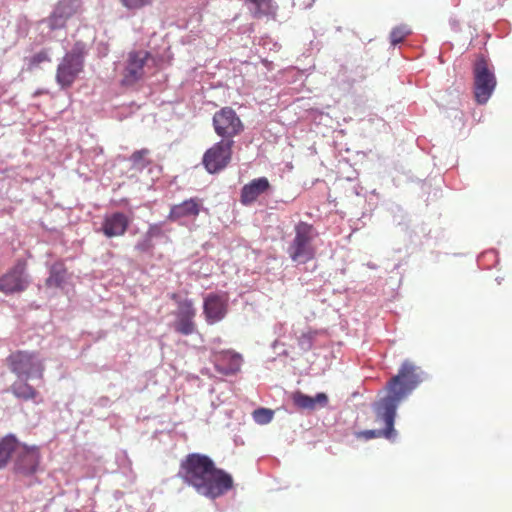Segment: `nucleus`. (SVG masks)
<instances>
[{
  "label": "nucleus",
  "instance_id": "nucleus-8",
  "mask_svg": "<svg viewBox=\"0 0 512 512\" xmlns=\"http://www.w3.org/2000/svg\"><path fill=\"white\" fill-rule=\"evenodd\" d=\"M212 124L216 134L223 139H233L244 129L239 116L230 106L218 110L212 118Z\"/></svg>",
  "mask_w": 512,
  "mask_h": 512
},
{
  "label": "nucleus",
  "instance_id": "nucleus-19",
  "mask_svg": "<svg viewBox=\"0 0 512 512\" xmlns=\"http://www.w3.org/2000/svg\"><path fill=\"white\" fill-rule=\"evenodd\" d=\"M18 445L19 441L14 434H8L0 439V469L7 466Z\"/></svg>",
  "mask_w": 512,
  "mask_h": 512
},
{
  "label": "nucleus",
  "instance_id": "nucleus-21",
  "mask_svg": "<svg viewBox=\"0 0 512 512\" xmlns=\"http://www.w3.org/2000/svg\"><path fill=\"white\" fill-rule=\"evenodd\" d=\"M67 270L63 263H55L50 269V275L47 279L49 285L61 287L66 281Z\"/></svg>",
  "mask_w": 512,
  "mask_h": 512
},
{
  "label": "nucleus",
  "instance_id": "nucleus-26",
  "mask_svg": "<svg viewBox=\"0 0 512 512\" xmlns=\"http://www.w3.org/2000/svg\"><path fill=\"white\" fill-rule=\"evenodd\" d=\"M154 248V243L151 242L149 232L146 231L141 239L135 245V249L141 253L151 252Z\"/></svg>",
  "mask_w": 512,
  "mask_h": 512
},
{
  "label": "nucleus",
  "instance_id": "nucleus-10",
  "mask_svg": "<svg viewBox=\"0 0 512 512\" xmlns=\"http://www.w3.org/2000/svg\"><path fill=\"white\" fill-rule=\"evenodd\" d=\"M27 260H19L5 275L0 277V291L4 293L20 292L28 288Z\"/></svg>",
  "mask_w": 512,
  "mask_h": 512
},
{
  "label": "nucleus",
  "instance_id": "nucleus-4",
  "mask_svg": "<svg viewBox=\"0 0 512 512\" xmlns=\"http://www.w3.org/2000/svg\"><path fill=\"white\" fill-rule=\"evenodd\" d=\"M7 361L17 376L11 386L12 392L18 398L28 400L32 397V387L28 383L32 371V354L27 351H17L12 353Z\"/></svg>",
  "mask_w": 512,
  "mask_h": 512
},
{
  "label": "nucleus",
  "instance_id": "nucleus-9",
  "mask_svg": "<svg viewBox=\"0 0 512 512\" xmlns=\"http://www.w3.org/2000/svg\"><path fill=\"white\" fill-rule=\"evenodd\" d=\"M151 53L148 51H130L126 56V64L122 74V84L126 86L135 85L140 79L145 77L146 63L150 59Z\"/></svg>",
  "mask_w": 512,
  "mask_h": 512
},
{
  "label": "nucleus",
  "instance_id": "nucleus-28",
  "mask_svg": "<svg viewBox=\"0 0 512 512\" xmlns=\"http://www.w3.org/2000/svg\"><path fill=\"white\" fill-rule=\"evenodd\" d=\"M314 340V333L313 332H304L301 334L300 337H298V345L303 350H309L311 349L313 345Z\"/></svg>",
  "mask_w": 512,
  "mask_h": 512
},
{
  "label": "nucleus",
  "instance_id": "nucleus-22",
  "mask_svg": "<svg viewBox=\"0 0 512 512\" xmlns=\"http://www.w3.org/2000/svg\"><path fill=\"white\" fill-rule=\"evenodd\" d=\"M75 12V0H61L56 7L54 15L62 19H68V17L74 15Z\"/></svg>",
  "mask_w": 512,
  "mask_h": 512
},
{
  "label": "nucleus",
  "instance_id": "nucleus-1",
  "mask_svg": "<svg viewBox=\"0 0 512 512\" xmlns=\"http://www.w3.org/2000/svg\"><path fill=\"white\" fill-rule=\"evenodd\" d=\"M419 368L410 361L401 365L397 374L390 378L385 386L386 394L373 404L374 421L383 425L382 429L360 431L358 436L365 439L386 438L394 440L397 433L394 429L397 408L421 383Z\"/></svg>",
  "mask_w": 512,
  "mask_h": 512
},
{
  "label": "nucleus",
  "instance_id": "nucleus-15",
  "mask_svg": "<svg viewBox=\"0 0 512 512\" xmlns=\"http://www.w3.org/2000/svg\"><path fill=\"white\" fill-rule=\"evenodd\" d=\"M203 208V201L201 198L185 199L183 202L173 205L169 209L168 219L171 221H180L191 217L195 219Z\"/></svg>",
  "mask_w": 512,
  "mask_h": 512
},
{
  "label": "nucleus",
  "instance_id": "nucleus-18",
  "mask_svg": "<svg viewBox=\"0 0 512 512\" xmlns=\"http://www.w3.org/2000/svg\"><path fill=\"white\" fill-rule=\"evenodd\" d=\"M292 400L293 404L301 410H315L318 406H327L329 402L326 393H317L315 397H311L302 392H295L292 394Z\"/></svg>",
  "mask_w": 512,
  "mask_h": 512
},
{
  "label": "nucleus",
  "instance_id": "nucleus-31",
  "mask_svg": "<svg viewBox=\"0 0 512 512\" xmlns=\"http://www.w3.org/2000/svg\"><path fill=\"white\" fill-rule=\"evenodd\" d=\"M171 297L173 300H177V298H178L177 294H173Z\"/></svg>",
  "mask_w": 512,
  "mask_h": 512
},
{
  "label": "nucleus",
  "instance_id": "nucleus-23",
  "mask_svg": "<svg viewBox=\"0 0 512 512\" xmlns=\"http://www.w3.org/2000/svg\"><path fill=\"white\" fill-rule=\"evenodd\" d=\"M150 154L149 149H140L136 150V152L132 153L130 160L132 162V166L135 168H143L149 164L148 156Z\"/></svg>",
  "mask_w": 512,
  "mask_h": 512
},
{
  "label": "nucleus",
  "instance_id": "nucleus-30",
  "mask_svg": "<svg viewBox=\"0 0 512 512\" xmlns=\"http://www.w3.org/2000/svg\"><path fill=\"white\" fill-rule=\"evenodd\" d=\"M45 60H49L47 52H40L37 56H34V62H41Z\"/></svg>",
  "mask_w": 512,
  "mask_h": 512
},
{
  "label": "nucleus",
  "instance_id": "nucleus-16",
  "mask_svg": "<svg viewBox=\"0 0 512 512\" xmlns=\"http://www.w3.org/2000/svg\"><path fill=\"white\" fill-rule=\"evenodd\" d=\"M271 185L266 177L252 179L251 182L243 186L241 190V202L250 204L255 202L260 195L270 189Z\"/></svg>",
  "mask_w": 512,
  "mask_h": 512
},
{
  "label": "nucleus",
  "instance_id": "nucleus-24",
  "mask_svg": "<svg viewBox=\"0 0 512 512\" xmlns=\"http://www.w3.org/2000/svg\"><path fill=\"white\" fill-rule=\"evenodd\" d=\"M252 416L259 425H266L272 421L274 412L271 409L259 408L253 411Z\"/></svg>",
  "mask_w": 512,
  "mask_h": 512
},
{
  "label": "nucleus",
  "instance_id": "nucleus-2",
  "mask_svg": "<svg viewBox=\"0 0 512 512\" xmlns=\"http://www.w3.org/2000/svg\"><path fill=\"white\" fill-rule=\"evenodd\" d=\"M178 477L200 495L216 499L233 487L232 476L216 467L206 454L191 453L181 460Z\"/></svg>",
  "mask_w": 512,
  "mask_h": 512
},
{
  "label": "nucleus",
  "instance_id": "nucleus-12",
  "mask_svg": "<svg viewBox=\"0 0 512 512\" xmlns=\"http://www.w3.org/2000/svg\"><path fill=\"white\" fill-rule=\"evenodd\" d=\"M196 308L192 300L185 299L178 301V312L176 313V320L173 324L176 332L189 336V334L196 332Z\"/></svg>",
  "mask_w": 512,
  "mask_h": 512
},
{
  "label": "nucleus",
  "instance_id": "nucleus-25",
  "mask_svg": "<svg viewBox=\"0 0 512 512\" xmlns=\"http://www.w3.org/2000/svg\"><path fill=\"white\" fill-rule=\"evenodd\" d=\"M411 33L410 29L406 26L395 27L390 32V42L393 46L403 42L407 36Z\"/></svg>",
  "mask_w": 512,
  "mask_h": 512
},
{
  "label": "nucleus",
  "instance_id": "nucleus-3",
  "mask_svg": "<svg viewBox=\"0 0 512 512\" xmlns=\"http://www.w3.org/2000/svg\"><path fill=\"white\" fill-rule=\"evenodd\" d=\"M315 237H317V232L313 224L302 222V220L295 224V236L288 247L291 260L305 264L314 259L316 255V248L313 244Z\"/></svg>",
  "mask_w": 512,
  "mask_h": 512
},
{
  "label": "nucleus",
  "instance_id": "nucleus-29",
  "mask_svg": "<svg viewBox=\"0 0 512 512\" xmlns=\"http://www.w3.org/2000/svg\"><path fill=\"white\" fill-rule=\"evenodd\" d=\"M148 235L150 236V240L153 241L155 237H159L163 235V230L161 224L153 223L150 224L147 229Z\"/></svg>",
  "mask_w": 512,
  "mask_h": 512
},
{
  "label": "nucleus",
  "instance_id": "nucleus-7",
  "mask_svg": "<svg viewBox=\"0 0 512 512\" xmlns=\"http://www.w3.org/2000/svg\"><path fill=\"white\" fill-rule=\"evenodd\" d=\"M233 140H221L203 154L202 164L210 174L224 170L231 161Z\"/></svg>",
  "mask_w": 512,
  "mask_h": 512
},
{
  "label": "nucleus",
  "instance_id": "nucleus-27",
  "mask_svg": "<svg viewBox=\"0 0 512 512\" xmlns=\"http://www.w3.org/2000/svg\"><path fill=\"white\" fill-rule=\"evenodd\" d=\"M120 2L130 11H139V9L152 5L153 0H120Z\"/></svg>",
  "mask_w": 512,
  "mask_h": 512
},
{
  "label": "nucleus",
  "instance_id": "nucleus-17",
  "mask_svg": "<svg viewBox=\"0 0 512 512\" xmlns=\"http://www.w3.org/2000/svg\"><path fill=\"white\" fill-rule=\"evenodd\" d=\"M14 470L16 473L29 476L32 474V447L19 441L17 451H14Z\"/></svg>",
  "mask_w": 512,
  "mask_h": 512
},
{
  "label": "nucleus",
  "instance_id": "nucleus-6",
  "mask_svg": "<svg viewBox=\"0 0 512 512\" xmlns=\"http://www.w3.org/2000/svg\"><path fill=\"white\" fill-rule=\"evenodd\" d=\"M85 66V53L81 49L74 48L66 53L61 63L58 64L56 80L62 87H69L83 72Z\"/></svg>",
  "mask_w": 512,
  "mask_h": 512
},
{
  "label": "nucleus",
  "instance_id": "nucleus-14",
  "mask_svg": "<svg viewBox=\"0 0 512 512\" xmlns=\"http://www.w3.org/2000/svg\"><path fill=\"white\" fill-rule=\"evenodd\" d=\"M131 219L124 212L116 211L105 215L101 232L107 237L123 236L129 229Z\"/></svg>",
  "mask_w": 512,
  "mask_h": 512
},
{
  "label": "nucleus",
  "instance_id": "nucleus-13",
  "mask_svg": "<svg viewBox=\"0 0 512 512\" xmlns=\"http://www.w3.org/2000/svg\"><path fill=\"white\" fill-rule=\"evenodd\" d=\"M212 360L215 364V369L219 373L226 375L238 373L243 363L242 355L231 349L212 352Z\"/></svg>",
  "mask_w": 512,
  "mask_h": 512
},
{
  "label": "nucleus",
  "instance_id": "nucleus-5",
  "mask_svg": "<svg viewBox=\"0 0 512 512\" xmlns=\"http://www.w3.org/2000/svg\"><path fill=\"white\" fill-rule=\"evenodd\" d=\"M473 72L476 102L483 105V103L489 101L495 86L497 85L495 73L490 70L488 61L485 57H479L478 60H476Z\"/></svg>",
  "mask_w": 512,
  "mask_h": 512
},
{
  "label": "nucleus",
  "instance_id": "nucleus-11",
  "mask_svg": "<svg viewBox=\"0 0 512 512\" xmlns=\"http://www.w3.org/2000/svg\"><path fill=\"white\" fill-rule=\"evenodd\" d=\"M229 309V295L209 294L203 300V314L206 322L210 325L216 324L226 317Z\"/></svg>",
  "mask_w": 512,
  "mask_h": 512
},
{
  "label": "nucleus",
  "instance_id": "nucleus-20",
  "mask_svg": "<svg viewBox=\"0 0 512 512\" xmlns=\"http://www.w3.org/2000/svg\"><path fill=\"white\" fill-rule=\"evenodd\" d=\"M255 17H262L274 13L272 0H245Z\"/></svg>",
  "mask_w": 512,
  "mask_h": 512
}]
</instances>
